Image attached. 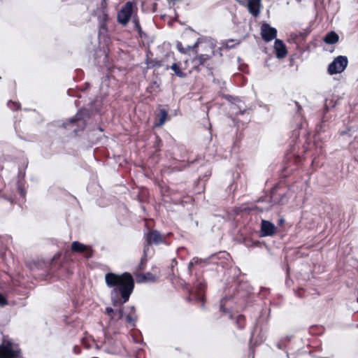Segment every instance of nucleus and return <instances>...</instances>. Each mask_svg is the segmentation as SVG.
Segmentation results:
<instances>
[{
    "label": "nucleus",
    "mask_w": 358,
    "mask_h": 358,
    "mask_svg": "<svg viewBox=\"0 0 358 358\" xmlns=\"http://www.w3.org/2000/svg\"><path fill=\"white\" fill-rule=\"evenodd\" d=\"M357 302H358V297H357Z\"/></svg>",
    "instance_id": "obj_40"
},
{
    "label": "nucleus",
    "mask_w": 358,
    "mask_h": 358,
    "mask_svg": "<svg viewBox=\"0 0 358 358\" xmlns=\"http://www.w3.org/2000/svg\"><path fill=\"white\" fill-rule=\"evenodd\" d=\"M339 36L335 31L328 32L324 37L323 41L327 44H335L338 41Z\"/></svg>",
    "instance_id": "obj_17"
},
{
    "label": "nucleus",
    "mask_w": 358,
    "mask_h": 358,
    "mask_svg": "<svg viewBox=\"0 0 358 358\" xmlns=\"http://www.w3.org/2000/svg\"><path fill=\"white\" fill-rule=\"evenodd\" d=\"M285 220L283 219H280L279 220V224H282L284 223Z\"/></svg>",
    "instance_id": "obj_30"
},
{
    "label": "nucleus",
    "mask_w": 358,
    "mask_h": 358,
    "mask_svg": "<svg viewBox=\"0 0 358 358\" xmlns=\"http://www.w3.org/2000/svg\"><path fill=\"white\" fill-rule=\"evenodd\" d=\"M134 3L127 2L117 13V22L122 26H126L132 15Z\"/></svg>",
    "instance_id": "obj_5"
},
{
    "label": "nucleus",
    "mask_w": 358,
    "mask_h": 358,
    "mask_svg": "<svg viewBox=\"0 0 358 358\" xmlns=\"http://www.w3.org/2000/svg\"><path fill=\"white\" fill-rule=\"evenodd\" d=\"M176 48L178 49V50L182 53V54H187V50L185 49V48L183 47L182 44L181 42H177L176 43Z\"/></svg>",
    "instance_id": "obj_26"
},
{
    "label": "nucleus",
    "mask_w": 358,
    "mask_h": 358,
    "mask_svg": "<svg viewBox=\"0 0 358 358\" xmlns=\"http://www.w3.org/2000/svg\"><path fill=\"white\" fill-rule=\"evenodd\" d=\"M278 348L279 349H282V343H278Z\"/></svg>",
    "instance_id": "obj_31"
},
{
    "label": "nucleus",
    "mask_w": 358,
    "mask_h": 358,
    "mask_svg": "<svg viewBox=\"0 0 358 358\" xmlns=\"http://www.w3.org/2000/svg\"><path fill=\"white\" fill-rule=\"evenodd\" d=\"M345 134H347V132H346V131H343V132H341V134L342 136H343V135H345Z\"/></svg>",
    "instance_id": "obj_33"
},
{
    "label": "nucleus",
    "mask_w": 358,
    "mask_h": 358,
    "mask_svg": "<svg viewBox=\"0 0 358 358\" xmlns=\"http://www.w3.org/2000/svg\"><path fill=\"white\" fill-rule=\"evenodd\" d=\"M206 282L201 278H199L194 285V290L191 291L190 295L196 297L197 300H203V292L206 289Z\"/></svg>",
    "instance_id": "obj_12"
},
{
    "label": "nucleus",
    "mask_w": 358,
    "mask_h": 358,
    "mask_svg": "<svg viewBox=\"0 0 358 358\" xmlns=\"http://www.w3.org/2000/svg\"><path fill=\"white\" fill-rule=\"evenodd\" d=\"M233 302L231 296L223 297L220 301V310L223 314L227 315L229 319L234 320L238 329H243L245 324V317L242 315H235L231 313V309Z\"/></svg>",
    "instance_id": "obj_2"
},
{
    "label": "nucleus",
    "mask_w": 358,
    "mask_h": 358,
    "mask_svg": "<svg viewBox=\"0 0 358 358\" xmlns=\"http://www.w3.org/2000/svg\"><path fill=\"white\" fill-rule=\"evenodd\" d=\"M69 0H62V1H64V2H66V3H68V2H69Z\"/></svg>",
    "instance_id": "obj_36"
},
{
    "label": "nucleus",
    "mask_w": 358,
    "mask_h": 358,
    "mask_svg": "<svg viewBox=\"0 0 358 358\" xmlns=\"http://www.w3.org/2000/svg\"><path fill=\"white\" fill-rule=\"evenodd\" d=\"M261 0H249L248 3V9L249 13L254 17H257L260 13Z\"/></svg>",
    "instance_id": "obj_14"
},
{
    "label": "nucleus",
    "mask_w": 358,
    "mask_h": 358,
    "mask_svg": "<svg viewBox=\"0 0 358 358\" xmlns=\"http://www.w3.org/2000/svg\"><path fill=\"white\" fill-rule=\"evenodd\" d=\"M71 250L73 252L83 253L86 258L92 257V250L89 245H84L78 241H73L71 243Z\"/></svg>",
    "instance_id": "obj_11"
},
{
    "label": "nucleus",
    "mask_w": 358,
    "mask_h": 358,
    "mask_svg": "<svg viewBox=\"0 0 358 358\" xmlns=\"http://www.w3.org/2000/svg\"><path fill=\"white\" fill-rule=\"evenodd\" d=\"M202 44H203L202 40L201 38H198V40L194 43V44L193 45H187L186 48H185V49L187 50V53H188L189 51L196 49L200 45H202Z\"/></svg>",
    "instance_id": "obj_23"
},
{
    "label": "nucleus",
    "mask_w": 358,
    "mask_h": 358,
    "mask_svg": "<svg viewBox=\"0 0 358 358\" xmlns=\"http://www.w3.org/2000/svg\"><path fill=\"white\" fill-rule=\"evenodd\" d=\"M210 49L211 55L201 54L193 59V62L199 65H203L205 62L214 55L213 45L212 44H206Z\"/></svg>",
    "instance_id": "obj_15"
},
{
    "label": "nucleus",
    "mask_w": 358,
    "mask_h": 358,
    "mask_svg": "<svg viewBox=\"0 0 358 358\" xmlns=\"http://www.w3.org/2000/svg\"><path fill=\"white\" fill-rule=\"evenodd\" d=\"M157 277L152 273L148 272L139 276V281L143 282H152L156 281Z\"/></svg>",
    "instance_id": "obj_19"
},
{
    "label": "nucleus",
    "mask_w": 358,
    "mask_h": 358,
    "mask_svg": "<svg viewBox=\"0 0 358 358\" xmlns=\"http://www.w3.org/2000/svg\"><path fill=\"white\" fill-rule=\"evenodd\" d=\"M146 250H147V246H145L144 248V255L146 256Z\"/></svg>",
    "instance_id": "obj_32"
},
{
    "label": "nucleus",
    "mask_w": 358,
    "mask_h": 358,
    "mask_svg": "<svg viewBox=\"0 0 358 358\" xmlns=\"http://www.w3.org/2000/svg\"><path fill=\"white\" fill-rule=\"evenodd\" d=\"M231 42H233V41L227 42V46L228 48H233V47L234 46V44H230V43H231Z\"/></svg>",
    "instance_id": "obj_29"
},
{
    "label": "nucleus",
    "mask_w": 358,
    "mask_h": 358,
    "mask_svg": "<svg viewBox=\"0 0 358 358\" xmlns=\"http://www.w3.org/2000/svg\"><path fill=\"white\" fill-rule=\"evenodd\" d=\"M1 189V185H0V189Z\"/></svg>",
    "instance_id": "obj_38"
},
{
    "label": "nucleus",
    "mask_w": 358,
    "mask_h": 358,
    "mask_svg": "<svg viewBox=\"0 0 358 358\" xmlns=\"http://www.w3.org/2000/svg\"><path fill=\"white\" fill-rule=\"evenodd\" d=\"M299 2L301 1V0H297Z\"/></svg>",
    "instance_id": "obj_39"
},
{
    "label": "nucleus",
    "mask_w": 358,
    "mask_h": 358,
    "mask_svg": "<svg viewBox=\"0 0 358 358\" xmlns=\"http://www.w3.org/2000/svg\"><path fill=\"white\" fill-rule=\"evenodd\" d=\"M103 17H104V19H106L108 17L107 15L106 14H103Z\"/></svg>",
    "instance_id": "obj_35"
},
{
    "label": "nucleus",
    "mask_w": 358,
    "mask_h": 358,
    "mask_svg": "<svg viewBox=\"0 0 358 358\" xmlns=\"http://www.w3.org/2000/svg\"><path fill=\"white\" fill-rule=\"evenodd\" d=\"M145 241L148 245H159L165 241V237L162 236L158 231L152 230L145 235Z\"/></svg>",
    "instance_id": "obj_9"
},
{
    "label": "nucleus",
    "mask_w": 358,
    "mask_h": 358,
    "mask_svg": "<svg viewBox=\"0 0 358 358\" xmlns=\"http://www.w3.org/2000/svg\"><path fill=\"white\" fill-rule=\"evenodd\" d=\"M157 116H158V120L155 122V126L156 127H162L165 123L166 120H167L168 113L165 109L161 108L159 110V114Z\"/></svg>",
    "instance_id": "obj_18"
},
{
    "label": "nucleus",
    "mask_w": 358,
    "mask_h": 358,
    "mask_svg": "<svg viewBox=\"0 0 358 358\" xmlns=\"http://www.w3.org/2000/svg\"><path fill=\"white\" fill-rule=\"evenodd\" d=\"M137 319V315L136 314V309L134 306L130 307V311L127 313L125 317V320L132 327H135V323Z\"/></svg>",
    "instance_id": "obj_16"
},
{
    "label": "nucleus",
    "mask_w": 358,
    "mask_h": 358,
    "mask_svg": "<svg viewBox=\"0 0 358 358\" xmlns=\"http://www.w3.org/2000/svg\"><path fill=\"white\" fill-rule=\"evenodd\" d=\"M171 69L178 77L185 78L186 76V74L180 70V67L176 63H173L171 66Z\"/></svg>",
    "instance_id": "obj_22"
},
{
    "label": "nucleus",
    "mask_w": 358,
    "mask_h": 358,
    "mask_svg": "<svg viewBox=\"0 0 358 358\" xmlns=\"http://www.w3.org/2000/svg\"><path fill=\"white\" fill-rule=\"evenodd\" d=\"M132 22L134 24V28L140 32L141 31V27L138 18L134 17L132 19Z\"/></svg>",
    "instance_id": "obj_25"
},
{
    "label": "nucleus",
    "mask_w": 358,
    "mask_h": 358,
    "mask_svg": "<svg viewBox=\"0 0 358 358\" xmlns=\"http://www.w3.org/2000/svg\"><path fill=\"white\" fill-rule=\"evenodd\" d=\"M7 106L11 110H16L20 108V103L18 102L9 101L7 103Z\"/></svg>",
    "instance_id": "obj_24"
},
{
    "label": "nucleus",
    "mask_w": 358,
    "mask_h": 358,
    "mask_svg": "<svg viewBox=\"0 0 358 358\" xmlns=\"http://www.w3.org/2000/svg\"><path fill=\"white\" fill-rule=\"evenodd\" d=\"M261 36L265 42H270L276 38L277 29L264 22L261 26Z\"/></svg>",
    "instance_id": "obj_7"
},
{
    "label": "nucleus",
    "mask_w": 358,
    "mask_h": 358,
    "mask_svg": "<svg viewBox=\"0 0 358 358\" xmlns=\"http://www.w3.org/2000/svg\"><path fill=\"white\" fill-rule=\"evenodd\" d=\"M63 126H64V127H66V128L67 127V124H63Z\"/></svg>",
    "instance_id": "obj_37"
},
{
    "label": "nucleus",
    "mask_w": 358,
    "mask_h": 358,
    "mask_svg": "<svg viewBox=\"0 0 358 358\" xmlns=\"http://www.w3.org/2000/svg\"><path fill=\"white\" fill-rule=\"evenodd\" d=\"M21 350L17 343L12 340L3 338L0 345V358H20Z\"/></svg>",
    "instance_id": "obj_3"
},
{
    "label": "nucleus",
    "mask_w": 358,
    "mask_h": 358,
    "mask_svg": "<svg viewBox=\"0 0 358 358\" xmlns=\"http://www.w3.org/2000/svg\"><path fill=\"white\" fill-rule=\"evenodd\" d=\"M88 116L86 110H80L77 114L69 119V123L73 126L76 125L79 129H73V131L76 134L79 130H83L86 125L85 117Z\"/></svg>",
    "instance_id": "obj_6"
},
{
    "label": "nucleus",
    "mask_w": 358,
    "mask_h": 358,
    "mask_svg": "<svg viewBox=\"0 0 358 358\" xmlns=\"http://www.w3.org/2000/svg\"><path fill=\"white\" fill-rule=\"evenodd\" d=\"M348 64V59L346 56H338L329 64L327 72L329 75L341 73L345 71Z\"/></svg>",
    "instance_id": "obj_4"
},
{
    "label": "nucleus",
    "mask_w": 358,
    "mask_h": 358,
    "mask_svg": "<svg viewBox=\"0 0 358 358\" xmlns=\"http://www.w3.org/2000/svg\"><path fill=\"white\" fill-rule=\"evenodd\" d=\"M8 302L6 298L0 294V306H3L5 305H7Z\"/></svg>",
    "instance_id": "obj_27"
},
{
    "label": "nucleus",
    "mask_w": 358,
    "mask_h": 358,
    "mask_svg": "<svg viewBox=\"0 0 358 358\" xmlns=\"http://www.w3.org/2000/svg\"><path fill=\"white\" fill-rule=\"evenodd\" d=\"M25 177V170L20 169L17 176V192L22 199V200H24L25 196L27 195V185L26 182L24 181Z\"/></svg>",
    "instance_id": "obj_8"
},
{
    "label": "nucleus",
    "mask_w": 358,
    "mask_h": 358,
    "mask_svg": "<svg viewBox=\"0 0 358 358\" xmlns=\"http://www.w3.org/2000/svg\"><path fill=\"white\" fill-rule=\"evenodd\" d=\"M204 262V260L201 259H199L197 257H194L188 264V272L189 274L192 273L193 268L195 265L199 264L201 262Z\"/></svg>",
    "instance_id": "obj_21"
},
{
    "label": "nucleus",
    "mask_w": 358,
    "mask_h": 358,
    "mask_svg": "<svg viewBox=\"0 0 358 358\" xmlns=\"http://www.w3.org/2000/svg\"><path fill=\"white\" fill-rule=\"evenodd\" d=\"M145 262L143 261V259H141V261L140 265H139L140 268H141V269H143V268H144V267H145Z\"/></svg>",
    "instance_id": "obj_28"
},
{
    "label": "nucleus",
    "mask_w": 358,
    "mask_h": 358,
    "mask_svg": "<svg viewBox=\"0 0 358 358\" xmlns=\"http://www.w3.org/2000/svg\"><path fill=\"white\" fill-rule=\"evenodd\" d=\"M105 282L107 287L111 288L110 299L113 306L106 308V312L110 317V322L115 323L123 319L124 310L122 305L127 303L134 289V280L129 273L121 275L107 273L105 275Z\"/></svg>",
    "instance_id": "obj_1"
},
{
    "label": "nucleus",
    "mask_w": 358,
    "mask_h": 358,
    "mask_svg": "<svg viewBox=\"0 0 358 358\" xmlns=\"http://www.w3.org/2000/svg\"><path fill=\"white\" fill-rule=\"evenodd\" d=\"M274 50L276 57L279 59L285 57L287 54V50L285 43L280 39H275L274 43Z\"/></svg>",
    "instance_id": "obj_13"
},
{
    "label": "nucleus",
    "mask_w": 358,
    "mask_h": 358,
    "mask_svg": "<svg viewBox=\"0 0 358 358\" xmlns=\"http://www.w3.org/2000/svg\"><path fill=\"white\" fill-rule=\"evenodd\" d=\"M231 110L236 114H237V113L243 114L246 111L245 107H243L242 106V103L240 101H238V104L231 103Z\"/></svg>",
    "instance_id": "obj_20"
},
{
    "label": "nucleus",
    "mask_w": 358,
    "mask_h": 358,
    "mask_svg": "<svg viewBox=\"0 0 358 358\" xmlns=\"http://www.w3.org/2000/svg\"><path fill=\"white\" fill-rule=\"evenodd\" d=\"M9 200H10V202H12V203L14 201V199H13V198L9 199Z\"/></svg>",
    "instance_id": "obj_34"
},
{
    "label": "nucleus",
    "mask_w": 358,
    "mask_h": 358,
    "mask_svg": "<svg viewBox=\"0 0 358 358\" xmlns=\"http://www.w3.org/2000/svg\"><path fill=\"white\" fill-rule=\"evenodd\" d=\"M275 226L271 222L262 220L261 222V236H272L276 233Z\"/></svg>",
    "instance_id": "obj_10"
}]
</instances>
